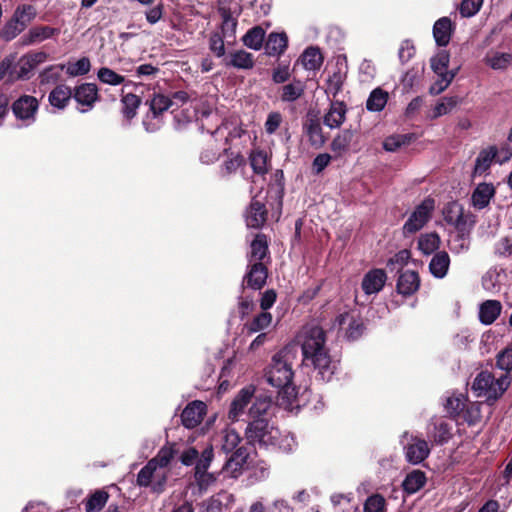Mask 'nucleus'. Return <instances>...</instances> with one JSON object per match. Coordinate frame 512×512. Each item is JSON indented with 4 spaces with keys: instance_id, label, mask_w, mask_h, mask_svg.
Masks as SVG:
<instances>
[{
    "instance_id": "obj_34",
    "label": "nucleus",
    "mask_w": 512,
    "mask_h": 512,
    "mask_svg": "<svg viewBox=\"0 0 512 512\" xmlns=\"http://www.w3.org/2000/svg\"><path fill=\"white\" fill-rule=\"evenodd\" d=\"M226 66L238 69H250L254 65L253 55L245 50H238L230 54L229 59L224 60Z\"/></svg>"
},
{
    "instance_id": "obj_4",
    "label": "nucleus",
    "mask_w": 512,
    "mask_h": 512,
    "mask_svg": "<svg viewBox=\"0 0 512 512\" xmlns=\"http://www.w3.org/2000/svg\"><path fill=\"white\" fill-rule=\"evenodd\" d=\"M510 374H503L495 378L489 371L479 372L472 382L471 389L476 397L484 398L489 405L500 399L511 385Z\"/></svg>"
},
{
    "instance_id": "obj_15",
    "label": "nucleus",
    "mask_w": 512,
    "mask_h": 512,
    "mask_svg": "<svg viewBox=\"0 0 512 512\" xmlns=\"http://www.w3.org/2000/svg\"><path fill=\"white\" fill-rule=\"evenodd\" d=\"M455 31V24L449 17L439 18L433 25V37L439 47H446Z\"/></svg>"
},
{
    "instance_id": "obj_19",
    "label": "nucleus",
    "mask_w": 512,
    "mask_h": 512,
    "mask_svg": "<svg viewBox=\"0 0 512 512\" xmlns=\"http://www.w3.org/2000/svg\"><path fill=\"white\" fill-rule=\"evenodd\" d=\"M495 195V187L492 183H479L474 189L471 201L472 205L481 210L487 207Z\"/></svg>"
},
{
    "instance_id": "obj_45",
    "label": "nucleus",
    "mask_w": 512,
    "mask_h": 512,
    "mask_svg": "<svg viewBox=\"0 0 512 512\" xmlns=\"http://www.w3.org/2000/svg\"><path fill=\"white\" fill-rule=\"evenodd\" d=\"M172 106V99L163 94H155L150 101V111L152 112L153 118H158L163 112L167 111Z\"/></svg>"
},
{
    "instance_id": "obj_40",
    "label": "nucleus",
    "mask_w": 512,
    "mask_h": 512,
    "mask_svg": "<svg viewBox=\"0 0 512 512\" xmlns=\"http://www.w3.org/2000/svg\"><path fill=\"white\" fill-rule=\"evenodd\" d=\"M302 63L307 70H317L323 63V57L320 50L317 47L307 48L302 56Z\"/></svg>"
},
{
    "instance_id": "obj_11",
    "label": "nucleus",
    "mask_w": 512,
    "mask_h": 512,
    "mask_svg": "<svg viewBox=\"0 0 512 512\" xmlns=\"http://www.w3.org/2000/svg\"><path fill=\"white\" fill-rule=\"evenodd\" d=\"M428 435L435 444L443 445L452 437V426L443 418L434 417L428 424Z\"/></svg>"
},
{
    "instance_id": "obj_47",
    "label": "nucleus",
    "mask_w": 512,
    "mask_h": 512,
    "mask_svg": "<svg viewBox=\"0 0 512 512\" xmlns=\"http://www.w3.org/2000/svg\"><path fill=\"white\" fill-rule=\"evenodd\" d=\"M457 71L458 69L451 70V73L436 74L437 80L429 87V93L436 96L445 91L455 78Z\"/></svg>"
},
{
    "instance_id": "obj_24",
    "label": "nucleus",
    "mask_w": 512,
    "mask_h": 512,
    "mask_svg": "<svg viewBox=\"0 0 512 512\" xmlns=\"http://www.w3.org/2000/svg\"><path fill=\"white\" fill-rule=\"evenodd\" d=\"M346 106L341 101L332 102L324 116V124L329 128H338L345 120Z\"/></svg>"
},
{
    "instance_id": "obj_1",
    "label": "nucleus",
    "mask_w": 512,
    "mask_h": 512,
    "mask_svg": "<svg viewBox=\"0 0 512 512\" xmlns=\"http://www.w3.org/2000/svg\"><path fill=\"white\" fill-rule=\"evenodd\" d=\"M303 363L317 371V376L329 382L335 374L338 361L333 359L326 347V332L317 324L305 325L299 336Z\"/></svg>"
},
{
    "instance_id": "obj_46",
    "label": "nucleus",
    "mask_w": 512,
    "mask_h": 512,
    "mask_svg": "<svg viewBox=\"0 0 512 512\" xmlns=\"http://www.w3.org/2000/svg\"><path fill=\"white\" fill-rule=\"evenodd\" d=\"M449 62L450 54L446 50H440L430 60L431 68L435 74L451 73V70H448Z\"/></svg>"
},
{
    "instance_id": "obj_57",
    "label": "nucleus",
    "mask_w": 512,
    "mask_h": 512,
    "mask_svg": "<svg viewBox=\"0 0 512 512\" xmlns=\"http://www.w3.org/2000/svg\"><path fill=\"white\" fill-rule=\"evenodd\" d=\"M270 474V466L264 462L260 461L250 471L249 474V482L251 484L264 481L269 477Z\"/></svg>"
},
{
    "instance_id": "obj_56",
    "label": "nucleus",
    "mask_w": 512,
    "mask_h": 512,
    "mask_svg": "<svg viewBox=\"0 0 512 512\" xmlns=\"http://www.w3.org/2000/svg\"><path fill=\"white\" fill-rule=\"evenodd\" d=\"M363 512H386V500L380 494L369 496L363 507Z\"/></svg>"
},
{
    "instance_id": "obj_53",
    "label": "nucleus",
    "mask_w": 512,
    "mask_h": 512,
    "mask_svg": "<svg viewBox=\"0 0 512 512\" xmlns=\"http://www.w3.org/2000/svg\"><path fill=\"white\" fill-rule=\"evenodd\" d=\"M240 441L241 438L235 430L227 429L222 436L221 449L226 454L233 453L237 449Z\"/></svg>"
},
{
    "instance_id": "obj_6",
    "label": "nucleus",
    "mask_w": 512,
    "mask_h": 512,
    "mask_svg": "<svg viewBox=\"0 0 512 512\" xmlns=\"http://www.w3.org/2000/svg\"><path fill=\"white\" fill-rule=\"evenodd\" d=\"M433 209L434 200L425 199L409 216L403 226V232L405 234H413L422 229L430 219Z\"/></svg>"
},
{
    "instance_id": "obj_14",
    "label": "nucleus",
    "mask_w": 512,
    "mask_h": 512,
    "mask_svg": "<svg viewBox=\"0 0 512 512\" xmlns=\"http://www.w3.org/2000/svg\"><path fill=\"white\" fill-rule=\"evenodd\" d=\"M248 271L244 276V282L247 287L253 290L261 289L265 283L268 276L267 267L263 262H254L248 264Z\"/></svg>"
},
{
    "instance_id": "obj_21",
    "label": "nucleus",
    "mask_w": 512,
    "mask_h": 512,
    "mask_svg": "<svg viewBox=\"0 0 512 512\" xmlns=\"http://www.w3.org/2000/svg\"><path fill=\"white\" fill-rule=\"evenodd\" d=\"M59 30L50 26H35L31 28L23 37L22 43L24 45H32L40 43L46 39L57 35Z\"/></svg>"
},
{
    "instance_id": "obj_16",
    "label": "nucleus",
    "mask_w": 512,
    "mask_h": 512,
    "mask_svg": "<svg viewBox=\"0 0 512 512\" xmlns=\"http://www.w3.org/2000/svg\"><path fill=\"white\" fill-rule=\"evenodd\" d=\"M249 457V452L245 447H238L226 460L224 469L233 478H237L244 469Z\"/></svg>"
},
{
    "instance_id": "obj_42",
    "label": "nucleus",
    "mask_w": 512,
    "mask_h": 512,
    "mask_svg": "<svg viewBox=\"0 0 512 512\" xmlns=\"http://www.w3.org/2000/svg\"><path fill=\"white\" fill-rule=\"evenodd\" d=\"M440 237L437 233H426L419 237L418 248L425 255H430L438 250Z\"/></svg>"
},
{
    "instance_id": "obj_12",
    "label": "nucleus",
    "mask_w": 512,
    "mask_h": 512,
    "mask_svg": "<svg viewBox=\"0 0 512 512\" xmlns=\"http://www.w3.org/2000/svg\"><path fill=\"white\" fill-rule=\"evenodd\" d=\"M267 213L265 204L253 197L245 213L247 226L255 229L261 228L267 220Z\"/></svg>"
},
{
    "instance_id": "obj_13",
    "label": "nucleus",
    "mask_w": 512,
    "mask_h": 512,
    "mask_svg": "<svg viewBox=\"0 0 512 512\" xmlns=\"http://www.w3.org/2000/svg\"><path fill=\"white\" fill-rule=\"evenodd\" d=\"M386 280L387 275L383 269H372L362 279V290L367 295L377 294L383 289Z\"/></svg>"
},
{
    "instance_id": "obj_2",
    "label": "nucleus",
    "mask_w": 512,
    "mask_h": 512,
    "mask_svg": "<svg viewBox=\"0 0 512 512\" xmlns=\"http://www.w3.org/2000/svg\"><path fill=\"white\" fill-rule=\"evenodd\" d=\"M293 354L290 349L284 348L276 353L266 371L267 382L279 389V395L289 404L297 396L296 387L292 385L294 372L292 369Z\"/></svg>"
},
{
    "instance_id": "obj_22",
    "label": "nucleus",
    "mask_w": 512,
    "mask_h": 512,
    "mask_svg": "<svg viewBox=\"0 0 512 512\" xmlns=\"http://www.w3.org/2000/svg\"><path fill=\"white\" fill-rule=\"evenodd\" d=\"M71 98L72 89L65 84H59L49 93L48 101L51 106L62 110L67 107Z\"/></svg>"
},
{
    "instance_id": "obj_60",
    "label": "nucleus",
    "mask_w": 512,
    "mask_h": 512,
    "mask_svg": "<svg viewBox=\"0 0 512 512\" xmlns=\"http://www.w3.org/2000/svg\"><path fill=\"white\" fill-rule=\"evenodd\" d=\"M25 28L11 18L2 28L0 37L5 41H11L18 36Z\"/></svg>"
},
{
    "instance_id": "obj_27",
    "label": "nucleus",
    "mask_w": 512,
    "mask_h": 512,
    "mask_svg": "<svg viewBox=\"0 0 512 512\" xmlns=\"http://www.w3.org/2000/svg\"><path fill=\"white\" fill-rule=\"evenodd\" d=\"M268 242L264 234H257L251 243L250 253L248 255V262H263L268 256Z\"/></svg>"
},
{
    "instance_id": "obj_55",
    "label": "nucleus",
    "mask_w": 512,
    "mask_h": 512,
    "mask_svg": "<svg viewBox=\"0 0 512 512\" xmlns=\"http://www.w3.org/2000/svg\"><path fill=\"white\" fill-rule=\"evenodd\" d=\"M245 163V158L240 154H236L222 164L220 174L222 177L231 175L235 173L241 166H244Z\"/></svg>"
},
{
    "instance_id": "obj_10",
    "label": "nucleus",
    "mask_w": 512,
    "mask_h": 512,
    "mask_svg": "<svg viewBox=\"0 0 512 512\" xmlns=\"http://www.w3.org/2000/svg\"><path fill=\"white\" fill-rule=\"evenodd\" d=\"M206 409V404L202 401L195 400L190 402L181 414L182 424L188 429L195 428L203 420Z\"/></svg>"
},
{
    "instance_id": "obj_37",
    "label": "nucleus",
    "mask_w": 512,
    "mask_h": 512,
    "mask_svg": "<svg viewBox=\"0 0 512 512\" xmlns=\"http://www.w3.org/2000/svg\"><path fill=\"white\" fill-rule=\"evenodd\" d=\"M461 99L458 96H449L441 98L433 108L431 119H437L450 113L459 103Z\"/></svg>"
},
{
    "instance_id": "obj_9",
    "label": "nucleus",
    "mask_w": 512,
    "mask_h": 512,
    "mask_svg": "<svg viewBox=\"0 0 512 512\" xmlns=\"http://www.w3.org/2000/svg\"><path fill=\"white\" fill-rule=\"evenodd\" d=\"M38 107L39 103L35 97L23 95L14 101L11 108L18 120L24 121L26 125H30L36 119Z\"/></svg>"
},
{
    "instance_id": "obj_8",
    "label": "nucleus",
    "mask_w": 512,
    "mask_h": 512,
    "mask_svg": "<svg viewBox=\"0 0 512 512\" xmlns=\"http://www.w3.org/2000/svg\"><path fill=\"white\" fill-rule=\"evenodd\" d=\"M443 217L447 224L455 227L456 230H465L473 226L475 221L470 213L465 214L464 208L456 201L449 202L443 208Z\"/></svg>"
},
{
    "instance_id": "obj_35",
    "label": "nucleus",
    "mask_w": 512,
    "mask_h": 512,
    "mask_svg": "<svg viewBox=\"0 0 512 512\" xmlns=\"http://www.w3.org/2000/svg\"><path fill=\"white\" fill-rule=\"evenodd\" d=\"M61 70L65 69V72L70 77L83 76L89 73L91 69V63L88 57H82L76 62H69L68 64H60L58 66Z\"/></svg>"
},
{
    "instance_id": "obj_61",
    "label": "nucleus",
    "mask_w": 512,
    "mask_h": 512,
    "mask_svg": "<svg viewBox=\"0 0 512 512\" xmlns=\"http://www.w3.org/2000/svg\"><path fill=\"white\" fill-rule=\"evenodd\" d=\"M496 366L505 371L504 374H510L512 371V348L508 347L498 353Z\"/></svg>"
},
{
    "instance_id": "obj_48",
    "label": "nucleus",
    "mask_w": 512,
    "mask_h": 512,
    "mask_svg": "<svg viewBox=\"0 0 512 512\" xmlns=\"http://www.w3.org/2000/svg\"><path fill=\"white\" fill-rule=\"evenodd\" d=\"M467 398L462 393L453 394L446 399L445 409L447 413L452 416H458L465 408Z\"/></svg>"
},
{
    "instance_id": "obj_39",
    "label": "nucleus",
    "mask_w": 512,
    "mask_h": 512,
    "mask_svg": "<svg viewBox=\"0 0 512 512\" xmlns=\"http://www.w3.org/2000/svg\"><path fill=\"white\" fill-rule=\"evenodd\" d=\"M213 458V450L212 448H206L200 458H197L195 465V476L200 485H202V478L209 476L210 474L206 473L209 468L211 461Z\"/></svg>"
},
{
    "instance_id": "obj_7",
    "label": "nucleus",
    "mask_w": 512,
    "mask_h": 512,
    "mask_svg": "<svg viewBox=\"0 0 512 512\" xmlns=\"http://www.w3.org/2000/svg\"><path fill=\"white\" fill-rule=\"evenodd\" d=\"M72 98L79 105V112H89L94 108L95 103L100 99L98 87L95 83H82L72 90Z\"/></svg>"
},
{
    "instance_id": "obj_17",
    "label": "nucleus",
    "mask_w": 512,
    "mask_h": 512,
    "mask_svg": "<svg viewBox=\"0 0 512 512\" xmlns=\"http://www.w3.org/2000/svg\"><path fill=\"white\" fill-rule=\"evenodd\" d=\"M420 286V278L415 271L402 272L397 280L396 288L399 294L410 296L414 294Z\"/></svg>"
},
{
    "instance_id": "obj_62",
    "label": "nucleus",
    "mask_w": 512,
    "mask_h": 512,
    "mask_svg": "<svg viewBox=\"0 0 512 512\" xmlns=\"http://www.w3.org/2000/svg\"><path fill=\"white\" fill-rule=\"evenodd\" d=\"M174 458V450L171 447H162L157 455L152 458L150 461L154 462V465L157 468H164L166 467L171 460Z\"/></svg>"
},
{
    "instance_id": "obj_25",
    "label": "nucleus",
    "mask_w": 512,
    "mask_h": 512,
    "mask_svg": "<svg viewBox=\"0 0 512 512\" xmlns=\"http://www.w3.org/2000/svg\"><path fill=\"white\" fill-rule=\"evenodd\" d=\"M502 305L498 300H486L480 305L479 319L482 324H492L500 315Z\"/></svg>"
},
{
    "instance_id": "obj_29",
    "label": "nucleus",
    "mask_w": 512,
    "mask_h": 512,
    "mask_svg": "<svg viewBox=\"0 0 512 512\" xmlns=\"http://www.w3.org/2000/svg\"><path fill=\"white\" fill-rule=\"evenodd\" d=\"M346 322H349V327L346 331V337L348 340H356L358 339L364 330V325L362 322L355 320L349 313H343L336 317L335 323L341 327Z\"/></svg>"
},
{
    "instance_id": "obj_64",
    "label": "nucleus",
    "mask_w": 512,
    "mask_h": 512,
    "mask_svg": "<svg viewBox=\"0 0 512 512\" xmlns=\"http://www.w3.org/2000/svg\"><path fill=\"white\" fill-rule=\"evenodd\" d=\"M483 0H462L459 11L463 17H472L482 7Z\"/></svg>"
},
{
    "instance_id": "obj_30",
    "label": "nucleus",
    "mask_w": 512,
    "mask_h": 512,
    "mask_svg": "<svg viewBox=\"0 0 512 512\" xmlns=\"http://www.w3.org/2000/svg\"><path fill=\"white\" fill-rule=\"evenodd\" d=\"M306 85L301 80H294L281 88L280 99L282 102L291 103L298 100L304 94Z\"/></svg>"
},
{
    "instance_id": "obj_23",
    "label": "nucleus",
    "mask_w": 512,
    "mask_h": 512,
    "mask_svg": "<svg viewBox=\"0 0 512 512\" xmlns=\"http://www.w3.org/2000/svg\"><path fill=\"white\" fill-rule=\"evenodd\" d=\"M450 265V257L446 251L436 252L430 263L429 270L431 274L438 279H442L447 275Z\"/></svg>"
},
{
    "instance_id": "obj_58",
    "label": "nucleus",
    "mask_w": 512,
    "mask_h": 512,
    "mask_svg": "<svg viewBox=\"0 0 512 512\" xmlns=\"http://www.w3.org/2000/svg\"><path fill=\"white\" fill-rule=\"evenodd\" d=\"M226 39L220 32H213L209 37V50L218 58L225 55V43Z\"/></svg>"
},
{
    "instance_id": "obj_3",
    "label": "nucleus",
    "mask_w": 512,
    "mask_h": 512,
    "mask_svg": "<svg viewBox=\"0 0 512 512\" xmlns=\"http://www.w3.org/2000/svg\"><path fill=\"white\" fill-rule=\"evenodd\" d=\"M245 434L248 442L254 446L278 448L285 453L291 452L295 446L294 438L288 435L282 437L280 431L267 418L251 420Z\"/></svg>"
},
{
    "instance_id": "obj_52",
    "label": "nucleus",
    "mask_w": 512,
    "mask_h": 512,
    "mask_svg": "<svg viewBox=\"0 0 512 512\" xmlns=\"http://www.w3.org/2000/svg\"><path fill=\"white\" fill-rule=\"evenodd\" d=\"M157 469L158 468L154 465V462H151L149 460L147 462V464L139 471V473L137 475L138 486H140V487L152 486L153 479L155 477Z\"/></svg>"
},
{
    "instance_id": "obj_20",
    "label": "nucleus",
    "mask_w": 512,
    "mask_h": 512,
    "mask_svg": "<svg viewBox=\"0 0 512 512\" xmlns=\"http://www.w3.org/2000/svg\"><path fill=\"white\" fill-rule=\"evenodd\" d=\"M218 12L222 18L220 34L226 39L234 40L237 28V16L240 14V11L237 12L236 16H233L231 8L221 6Z\"/></svg>"
},
{
    "instance_id": "obj_44",
    "label": "nucleus",
    "mask_w": 512,
    "mask_h": 512,
    "mask_svg": "<svg viewBox=\"0 0 512 512\" xmlns=\"http://www.w3.org/2000/svg\"><path fill=\"white\" fill-rule=\"evenodd\" d=\"M306 134L310 144L315 148H320L325 143L322 127L318 120H310L306 125Z\"/></svg>"
},
{
    "instance_id": "obj_28",
    "label": "nucleus",
    "mask_w": 512,
    "mask_h": 512,
    "mask_svg": "<svg viewBox=\"0 0 512 512\" xmlns=\"http://www.w3.org/2000/svg\"><path fill=\"white\" fill-rule=\"evenodd\" d=\"M426 481L425 472L416 469L406 475L402 487L407 494H414L424 487Z\"/></svg>"
},
{
    "instance_id": "obj_63",
    "label": "nucleus",
    "mask_w": 512,
    "mask_h": 512,
    "mask_svg": "<svg viewBox=\"0 0 512 512\" xmlns=\"http://www.w3.org/2000/svg\"><path fill=\"white\" fill-rule=\"evenodd\" d=\"M410 140L408 135H392L383 142V148L388 152H395L401 146L407 144Z\"/></svg>"
},
{
    "instance_id": "obj_49",
    "label": "nucleus",
    "mask_w": 512,
    "mask_h": 512,
    "mask_svg": "<svg viewBox=\"0 0 512 512\" xmlns=\"http://www.w3.org/2000/svg\"><path fill=\"white\" fill-rule=\"evenodd\" d=\"M36 9L32 5H19L12 16L22 27L26 26L35 18Z\"/></svg>"
},
{
    "instance_id": "obj_26",
    "label": "nucleus",
    "mask_w": 512,
    "mask_h": 512,
    "mask_svg": "<svg viewBox=\"0 0 512 512\" xmlns=\"http://www.w3.org/2000/svg\"><path fill=\"white\" fill-rule=\"evenodd\" d=\"M497 153L496 146H489L479 152L474 165V175H482L486 173L493 161H495Z\"/></svg>"
},
{
    "instance_id": "obj_50",
    "label": "nucleus",
    "mask_w": 512,
    "mask_h": 512,
    "mask_svg": "<svg viewBox=\"0 0 512 512\" xmlns=\"http://www.w3.org/2000/svg\"><path fill=\"white\" fill-rule=\"evenodd\" d=\"M109 495L107 492L103 490L95 491L86 501L85 503V511L86 512H98L100 511L105 504Z\"/></svg>"
},
{
    "instance_id": "obj_43",
    "label": "nucleus",
    "mask_w": 512,
    "mask_h": 512,
    "mask_svg": "<svg viewBox=\"0 0 512 512\" xmlns=\"http://www.w3.org/2000/svg\"><path fill=\"white\" fill-rule=\"evenodd\" d=\"M265 37L264 30L257 26L248 30V32L243 36L242 41L245 46L253 50H260Z\"/></svg>"
},
{
    "instance_id": "obj_41",
    "label": "nucleus",
    "mask_w": 512,
    "mask_h": 512,
    "mask_svg": "<svg viewBox=\"0 0 512 512\" xmlns=\"http://www.w3.org/2000/svg\"><path fill=\"white\" fill-rule=\"evenodd\" d=\"M121 103L122 114L129 121L136 116L137 110L141 104V99L133 93H128L123 95Z\"/></svg>"
},
{
    "instance_id": "obj_32",
    "label": "nucleus",
    "mask_w": 512,
    "mask_h": 512,
    "mask_svg": "<svg viewBox=\"0 0 512 512\" xmlns=\"http://www.w3.org/2000/svg\"><path fill=\"white\" fill-rule=\"evenodd\" d=\"M272 315L267 311H263L253 317L250 322L244 324V330L248 335L255 334L267 329L272 323Z\"/></svg>"
},
{
    "instance_id": "obj_5",
    "label": "nucleus",
    "mask_w": 512,
    "mask_h": 512,
    "mask_svg": "<svg viewBox=\"0 0 512 512\" xmlns=\"http://www.w3.org/2000/svg\"><path fill=\"white\" fill-rule=\"evenodd\" d=\"M402 437L407 440L406 443L403 441L407 462L414 465L420 464L429 456L431 449L426 440L413 435L409 436L408 432H405Z\"/></svg>"
},
{
    "instance_id": "obj_33",
    "label": "nucleus",
    "mask_w": 512,
    "mask_h": 512,
    "mask_svg": "<svg viewBox=\"0 0 512 512\" xmlns=\"http://www.w3.org/2000/svg\"><path fill=\"white\" fill-rule=\"evenodd\" d=\"M288 38L285 33H271L268 36L265 50L270 56L280 55L287 47Z\"/></svg>"
},
{
    "instance_id": "obj_51",
    "label": "nucleus",
    "mask_w": 512,
    "mask_h": 512,
    "mask_svg": "<svg viewBox=\"0 0 512 512\" xmlns=\"http://www.w3.org/2000/svg\"><path fill=\"white\" fill-rule=\"evenodd\" d=\"M249 159L250 165L256 174L264 175L267 173V154L264 151H252Z\"/></svg>"
},
{
    "instance_id": "obj_59",
    "label": "nucleus",
    "mask_w": 512,
    "mask_h": 512,
    "mask_svg": "<svg viewBox=\"0 0 512 512\" xmlns=\"http://www.w3.org/2000/svg\"><path fill=\"white\" fill-rule=\"evenodd\" d=\"M512 61V55L509 53H495L487 58V64L494 70L506 69Z\"/></svg>"
},
{
    "instance_id": "obj_31",
    "label": "nucleus",
    "mask_w": 512,
    "mask_h": 512,
    "mask_svg": "<svg viewBox=\"0 0 512 512\" xmlns=\"http://www.w3.org/2000/svg\"><path fill=\"white\" fill-rule=\"evenodd\" d=\"M472 227L468 226L465 230H457V234L450 239L449 248L453 253L460 254L469 250Z\"/></svg>"
},
{
    "instance_id": "obj_18",
    "label": "nucleus",
    "mask_w": 512,
    "mask_h": 512,
    "mask_svg": "<svg viewBox=\"0 0 512 512\" xmlns=\"http://www.w3.org/2000/svg\"><path fill=\"white\" fill-rule=\"evenodd\" d=\"M255 393V388L253 386H248L242 388L239 393L236 395L234 400L231 403V407L229 410V418L233 421L238 420L240 414L243 412L244 408L251 401L253 395Z\"/></svg>"
},
{
    "instance_id": "obj_54",
    "label": "nucleus",
    "mask_w": 512,
    "mask_h": 512,
    "mask_svg": "<svg viewBox=\"0 0 512 512\" xmlns=\"http://www.w3.org/2000/svg\"><path fill=\"white\" fill-rule=\"evenodd\" d=\"M97 78L100 82L112 86L120 85L125 81L124 76L107 67H102L98 70Z\"/></svg>"
},
{
    "instance_id": "obj_36",
    "label": "nucleus",
    "mask_w": 512,
    "mask_h": 512,
    "mask_svg": "<svg viewBox=\"0 0 512 512\" xmlns=\"http://www.w3.org/2000/svg\"><path fill=\"white\" fill-rule=\"evenodd\" d=\"M388 101V93L381 88L372 90L367 101L366 108L371 112H380L384 109Z\"/></svg>"
},
{
    "instance_id": "obj_38",
    "label": "nucleus",
    "mask_w": 512,
    "mask_h": 512,
    "mask_svg": "<svg viewBox=\"0 0 512 512\" xmlns=\"http://www.w3.org/2000/svg\"><path fill=\"white\" fill-rule=\"evenodd\" d=\"M272 405V400L268 396H257L249 409V417L251 420L266 418L267 412Z\"/></svg>"
}]
</instances>
